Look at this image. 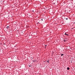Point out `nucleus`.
Wrapping results in <instances>:
<instances>
[{
    "mask_svg": "<svg viewBox=\"0 0 75 75\" xmlns=\"http://www.w3.org/2000/svg\"><path fill=\"white\" fill-rule=\"evenodd\" d=\"M63 55H64V54H61V56H62H62H63Z\"/></svg>",
    "mask_w": 75,
    "mask_h": 75,
    "instance_id": "obj_5",
    "label": "nucleus"
},
{
    "mask_svg": "<svg viewBox=\"0 0 75 75\" xmlns=\"http://www.w3.org/2000/svg\"><path fill=\"white\" fill-rule=\"evenodd\" d=\"M45 46H47V45H45Z\"/></svg>",
    "mask_w": 75,
    "mask_h": 75,
    "instance_id": "obj_11",
    "label": "nucleus"
},
{
    "mask_svg": "<svg viewBox=\"0 0 75 75\" xmlns=\"http://www.w3.org/2000/svg\"><path fill=\"white\" fill-rule=\"evenodd\" d=\"M33 11V12H34V10H33V11Z\"/></svg>",
    "mask_w": 75,
    "mask_h": 75,
    "instance_id": "obj_9",
    "label": "nucleus"
},
{
    "mask_svg": "<svg viewBox=\"0 0 75 75\" xmlns=\"http://www.w3.org/2000/svg\"><path fill=\"white\" fill-rule=\"evenodd\" d=\"M66 41V40H64V42H65Z\"/></svg>",
    "mask_w": 75,
    "mask_h": 75,
    "instance_id": "obj_7",
    "label": "nucleus"
},
{
    "mask_svg": "<svg viewBox=\"0 0 75 75\" xmlns=\"http://www.w3.org/2000/svg\"><path fill=\"white\" fill-rule=\"evenodd\" d=\"M47 62L48 63H49L50 62V59H48V60H47Z\"/></svg>",
    "mask_w": 75,
    "mask_h": 75,
    "instance_id": "obj_2",
    "label": "nucleus"
},
{
    "mask_svg": "<svg viewBox=\"0 0 75 75\" xmlns=\"http://www.w3.org/2000/svg\"><path fill=\"white\" fill-rule=\"evenodd\" d=\"M46 47H45V48H46Z\"/></svg>",
    "mask_w": 75,
    "mask_h": 75,
    "instance_id": "obj_12",
    "label": "nucleus"
},
{
    "mask_svg": "<svg viewBox=\"0 0 75 75\" xmlns=\"http://www.w3.org/2000/svg\"><path fill=\"white\" fill-rule=\"evenodd\" d=\"M43 20H44V19H41V20L42 21H43Z\"/></svg>",
    "mask_w": 75,
    "mask_h": 75,
    "instance_id": "obj_6",
    "label": "nucleus"
},
{
    "mask_svg": "<svg viewBox=\"0 0 75 75\" xmlns=\"http://www.w3.org/2000/svg\"><path fill=\"white\" fill-rule=\"evenodd\" d=\"M6 28H7V29H9V26H7V27H6Z\"/></svg>",
    "mask_w": 75,
    "mask_h": 75,
    "instance_id": "obj_1",
    "label": "nucleus"
},
{
    "mask_svg": "<svg viewBox=\"0 0 75 75\" xmlns=\"http://www.w3.org/2000/svg\"><path fill=\"white\" fill-rule=\"evenodd\" d=\"M67 69L69 70L70 68L69 67H67Z\"/></svg>",
    "mask_w": 75,
    "mask_h": 75,
    "instance_id": "obj_4",
    "label": "nucleus"
},
{
    "mask_svg": "<svg viewBox=\"0 0 75 75\" xmlns=\"http://www.w3.org/2000/svg\"><path fill=\"white\" fill-rule=\"evenodd\" d=\"M64 35H66V36H69V34H66V33H65Z\"/></svg>",
    "mask_w": 75,
    "mask_h": 75,
    "instance_id": "obj_3",
    "label": "nucleus"
},
{
    "mask_svg": "<svg viewBox=\"0 0 75 75\" xmlns=\"http://www.w3.org/2000/svg\"><path fill=\"white\" fill-rule=\"evenodd\" d=\"M66 20H68V18H66Z\"/></svg>",
    "mask_w": 75,
    "mask_h": 75,
    "instance_id": "obj_8",
    "label": "nucleus"
},
{
    "mask_svg": "<svg viewBox=\"0 0 75 75\" xmlns=\"http://www.w3.org/2000/svg\"><path fill=\"white\" fill-rule=\"evenodd\" d=\"M29 67H31L30 65H29Z\"/></svg>",
    "mask_w": 75,
    "mask_h": 75,
    "instance_id": "obj_10",
    "label": "nucleus"
}]
</instances>
